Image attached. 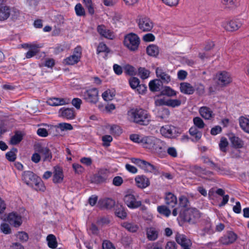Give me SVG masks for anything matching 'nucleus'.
<instances>
[{
  "mask_svg": "<svg viewBox=\"0 0 249 249\" xmlns=\"http://www.w3.org/2000/svg\"><path fill=\"white\" fill-rule=\"evenodd\" d=\"M59 116L67 119H73L75 113L73 108H62L59 110Z\"/></svg>",
  "mask_w": 249,
  "mask_h": 249,
  "instance_id": "4be33fe9",
  "label": "nucleus"
},
{
  "mask_svg": "<svg viewBox=\"0 0 249 249\" xmlns=\"http://www.w3.org/2000/svg\"><path fill=\"white\" fill-rule=\"evenodd\" d=\"M229 138L233 147L236 148H241L244 145L243 141L236 137L234 134L231 133L229 135Z\"/></svg>",
  "mask_w": 249,
  "mask_h": 249,
  "instance_id": "bb28decb",
  "label": "nucleus"
},
{
  "mask_svg": "<svg viewBox=\"0 0 249 249\" xmlns=\"http://www.w3.org/2000/svg\"><path fill=\"white\" fill-rule=\"evenodd\" d=\"M129 82L130 87L133 89H136L140 84L139 79L135 77L130 78Z\"/></svg>",
  "mask_w": 249,
  "mask_h": 249,
  "instance_id": "6e6d98bb",
  "label": "nucleus"
},
{
  "mask_svg": "<svg viewBox=\"0 0 249 249\" xmlns=\"http://www.w3.org/2000/svg\"><path fill=\"white\" fill-rule=\"evenodd\" d=\"M216 83L220 87H225L232 82L231 74L226 71L218 72L216 75Z\"/></svg>",
  "mask_w": 249,
  "mask_h": 249,
  "instance_id": "423d86ee",
  "label": "nucleus"
},
{
  "mask_svg": "<svg viewBox=\"0 0 249 249\" xmlns=\"http://www.w3.org/2000/svg\"><path fill=\"white\" fill-rule=\"evenodd\" d=\"M146 235L149 240L154 241L158 238V232L154 228H147L146 229Z\"/></svg>",
  "mask_w": 249,
  "mask_h": 249,
  "instance_id": "473e14b6",
  "label": "nucleus"
},
{
  "mask_svg": "<svg viewBox=\"0 0 249 249\" xmlns=\"http://www.w3.org/2000/svg\"><path fill=\"white\" fill-rule=\"evenodd\" d=\"M131 161L147 172H154L157 171L156 167L150 163L139 159L132 158Z\"/></svg>",
  "mask_w": 249,
  "mask_h": 249,
  "instance_id": "9d476101",
  "label": "nucleus"
},
{
  "mask_svg": "<svg viewBox=\"0 0 249 249\" xmlns=\"http://www.w3.org/2000/svg\"><path fill=\"white\" fill-rule=\"evenodd\" d=\"M1 231L5 234H9L11 232L9 226L6 223H3L0 226Z\"/></svg>",
  "mask_w": 249,
  "mask_h": 249,
  "instance_id": "774afa93",
  "label": "nucleus"
},
{
  "mask_svg": "<svg viewBox=\"0 0 249 249\" xmlns=\"http://www.w3.org/2000/svg\"><path fill=\"white\" fill-rule=\"evenodd\" d=\"M179 206L178 207V209L180 211V210H184L185 209H188V205H189V201L188 198L185 196H181L179 198Z\"/></svg>",
  "mask_w": 249,
  "mask_h": 249,
  "instance_id": "58836bf2",
  "label": "nucleus"
},
{
  "mask_svg": "<svg viewBox=\"0 0 249 249\" xmlns=\"http://www.w3.org/2000/svg\"><path fill=\"white\" fill-rule=\"evenodd\" d=\"M59 128L61 130H71L73 127L70 124L68 123H60L59 124Z\"/></svg>",
  "mask_w": 249,
  "mask_h": 249,
  "instance_id": "69168bd1",
  "label": "nucleus"
},
{
  "mask_svg": "<svg viewBox=\"0 0 249 249\" xmlns=\"http://www.w3.org/2000/svg\"><path fill=\"white\" fill-rule=\"evenodd\" d=\"M34 150L42 154L43 161H51L52 159V154L48 147L43 146L40 143H36L34 145Z\"/></svg>",
  "mask_w": 249,
  "mask_h": 249,
  "instance_id": "9b49d317",
  "label": "nucleus"
},
{
  "mask_svg": "<svg viewBox=\"0 0 249 249\" xmlns=\"http://www.w3.org/2000/svg\"><path fill=\"white\" fill-rule=\"evenodd\" d=\"M17 237L21 242H26L28 240V235L24 231L18 232L17 235Z\"/></svg>",
  "mask_w": 249,
  "mask_h": 249,
  "instance_id": "5fc2aeb1",
  "label": "nucleus"
},
{
  "mask_svg": "<svg viewBox=\"0 0 249 249\" xmlns=\"http://www.w3.org/2000/svg\"><path fill=\"white\" fill-rule=\"evenodd\" d=\"M124 72L128 75H134L136 74V70L133 66L127 65L124 67Z\"/></svg>",
  "mask_w": 249,
  "mask_h": 249,
  "instance_id": "864d4df0",
  "label": "nucleus"
},
{
  "mask_svg": "<svg viewBox=\"0 0 249 249\" xmlns=\"http://www.w3.org/2000/svg\"><path fill=\"white\" fill-rule=\"evenodd\" d=\"M189 134L193 137L191 141L193 142H197L199 141L202 137V133L195 127H191L189 130Z\"/></svg>",
  "mask_w": 249,
  "mask_h": 249,
  "instance_id": "c85d7f7f",
  "label": "nucleus"
},
{
  "mask_svg": "<svg viewBox=\"0 0 249 249\" xmlns=\"http://www.w3.org/2000/svg\"><path fill=\"white\" fill-rule=\"evenodd\" d=\"M64 178L62 169L59 166L54 167L53 182L54 183H59L62 182Z\"/></svg>",
  "mask_w": 249,
  "mask_h": 249,
  "instance_id": "5701e85b",
  "label": "nucleus"
},
{
  "mask_svg": "<svg viewBox=\"0 0 249 249\" xmlns=\"http://www.w3.org/2000/svg\"><path fill=\"white\" fill-rule=\"evenodd\" d=\"M128 119L134 123L146 125L150 121V115L147 111L141 108H133L127 112Z\"/></svg>",
  "mask_w": 249,
  "mask_h": 249,
  "instance_id": "f257e3e1",
  "label": "nucleus"
},
{
  "mask_svg": "<svg viewBox=\"0 0 249 249\" xmlns=\"http://www.w3.org/2000/svg\"><path fill=\"white\" fill-rule=\"evenodd\" d=\"M146 52L149 55L156 57L159 53V49L155 45H150L147 47Z\"/></svg>",
  "mask_w": 249,
  "mask_h": 249,
  "instance_id": "f704fd0d",
  "label": "nucleus"
},
{
  "mask_svg": "<svg viewBox=\"0 0 249 249\" xmlns=\"http://www.w3.org/2000/svg\"><path fill=\"white\" fill-rule=\"evenodd\" d=\"M161 83L159 80L155 79L151 81L149 83V87L150 90L152 91H156L160 90V83Z\"/></svg>",
  "mask_w": 249,
  "mask_h": 249,
  "instance_id": "4c0bfd02",
  "label": "nucleus"
},
{
  "mask_svg": "<svg viewBox=\"0 0 249 249\" xmlns=\"http://www.w3.org/2000/svg\"><path fill=\"white\" fill-rule=\"evenodd\" d=\"M202 160L204 163L209 164L213 169H215L218 172L220 173V174H222V172L224 171V169L223 168L219 167L217 164H215L211 160H210L209 158L206 157H202Z\"/></svg>",
  "mask_w": 249,
  "mask_h": 249,
  "instance_id": "c9c22d12",
  "label": "nucleus"
},
{
  "mask_svg": "<svg viewBox=\"0 0 249 249\" xmlns=\"http://www.w3.org/2000/svg\"><path fill=\"white\" fill-rule=\"evenodd\" d=\"M140 43V38L135 34H128L124 37V45L131 51H136L137 50L139 46Z\"/></svg>",
  "mask_w": 249,
  "mask_h": 249,
  "instance_id": "20e7f679",
  "label": "nucleus"
},
{
  "mask_svg": "<svg viewBox=\"0 0 249 249\" xmlns=\"http://www.w3.org/2000/svg\"><path fill=\"white\" fill-rule=\"evenodd\" d=\"M216 193L219 196H223L222 202L219 204L220 206H224L228 201L229 199V195H225V191L222 189H218L216 191Z\"/></svg>",
  "mask_w": 249,
  "mask_h": 249,
  "instance_id": "ea45409f",
  "label": "nucleus"
},
{
  "mask_svg": "<svg viewBox=\"0 0 249 249\" xmlns=\"http://www.w3.org/2000/svg\"><path fill=\"white\" fill-rule=\"evenodd\" d=\"M115 214L117 216L121 219H124L127 216L126 212L121 205L118 206L117 208L116 209Z\"/></svg>",
  "mask_w": 249,
  "mask_h": 249,
  "instance_id": "37998d69",
  "label": "nucleus"
},
{
  "mask_svg": "<svg viewBox=\"0 0 249 249\" xmlns=\"http://www.w3.org/2000/svg\"><path fill=\"white\" fill-rule=\"evenodd\" d=\"M224 8L228 11L235 9L239 5V0H221Z\"/></svg>",
  "mask_w": 249,
  "mask_h": 249,
  "instance_id": "a211bd4d",
  "label": "nucleus"
},
{
  "mask_svg": "<svg viewBox=\"0 0 249 249\" xmlns=\"http://www.w3.org/2000/svg\"><path fill=\"white\" fill-rule=\"evenodd\" d=\"M237 239V235L232 231L227 232L223 235L220 239V242L224 245L232 244Z\"/></svg>",
  "mask_w": 249,
  "mask_h": 249,
  "instance_id": "f3484780",
  "label": "nucleus"
},
{
  "mask_svg": "<svg viewBox=\"0 0 249 249\" xmlns=\"http://www.w3.org/2000/svg\"><path fill=\"white\" fill-rule=\"evenodd\" d=\"M160 132L162 136L168 138H176L180 133L177 128L168 124L162 126Z\"/></svg>",
  "mask_w": 249,
  "mask_h": 249,
  "instance_id": "0eeeda50",
  "label": "nucleus"
},
{
  "mask_svg": "<svg viewBox=\"0 0 249 249\" xmlns=\"http://www.w3.org/2000/svg\"><path fill=\"white\" fill-rule=\"evenodd\" d=\"M98 204L102 208L110 209L115 206V201L111 198H104L99 200Z\"/></svg>",
  "mask_w": 249,
  "mask_h": 249,
  "instance_id": "b1692460",
  "label": "nucleus"
},
{
  "mask_svg": "<svg viewBox=\"0 0 249 249\" xmlns=\"http://www.w3.org/2000/svg\"><path fill=\"white\" fill-rule=\"evenodd\" d=\"M75 11L78 16H84L85 15V9L80 3H78L75 5Z\"/></svg>",
  "mask_w": 249,
  "mask_h": 249,
  "instance_id": "603ef678",
  "label": "nucleus"
},
{
  "mask_svg": "<svg viewBox=\"0 0 249 249\" xmlns=\"http://www.w3.org/2000/svg\"><path fill=\"white\" fill-rule=\"evenodd\" d=\"M179 216L183 221L194 223L200 215L197 210L195 208H189L184 210H180Z\"/></svg>",
  "mask_w": 249,
  "mask_h": 249,
  "instance_id": "7ed1b4c3",
  "label": "nucleus"
},
{
  "mask_svg": "<svg viewBox=\"0 0 249 249\" xmlns=\"http://www.w3.org/2000/svg\"><path fill=\"white\" fill-rule=\"evenodd\" d=\"M180 89L181 92L186 94H192L195 89L189 83L184 82L180 84Z\"/></svg>",
  "mask_w": 249,
  "mask_h": 249,
  "instance_id": "7c9ffc66",
  "label": "nucleus"
},
{
  "mask_svg": "<svg viewBox=\"0 0 249 249\" xmlns=\"http://www.w3.org/2000/svg\"><path fill=\"white\" fill-rule=\"evenodd\" d=\"M23 139L22 135L21 133L16 132L10 140V143L12 145H16L19 143Z\"/></svg>",
  "mask_w": 249,
  "mask_h": 249,
  "instance_id": "79ce46f5",
  "label": "nucleus"
},
{
  "mask_svg": "<svg viewBox=\"0 0 249 249\" xmlns=\"http://www.w3.org/2000/svg\"><path fill=\"white\" fill-rule=\"evenodd\" d=\"M157 209L160 213L166 216H168L171 214L170 210L165 206H158Z\"/></svg>",
  "mask_w": 249,
  "mask_h": 249,
  "instance_id": "3c124183",
  "label": "nucleus"
},
{
  "mask_svg": "<svg viewBox=\"0 0 249 249\" xmlns=\"http://www.w3.org/2000/svg\"><path fill=\"white\" fill-rule=\"evenodd\" d=\"M143 137L138 134H131L130 135V139L133 142L141 144V140Z\"/></svg>",
  "mask_w": 249,
  "mask_h": 249,
  "instance_id": "bf43d9fd",
  "label": "nucleus"
},
{
  "mask_svg": "<svg viewBox=\"0 0 249 249\" xmlns=\"http://www.w3.org/2000/svg\"><path fill=\"white\" fill-rule=\"evenodd\" d=\"M109 223V219L107 217H100L97 221V223L98 225L104 226Z\"/></svg>",
  "mask_w": 249,
  "mask_h": 249,
  "instance_id": "338daca9",
  "label": "nucleus"
},
{
  "mask_svg": "<svg viewBox=\"0 0 249 249\" xmlns=\"http://www.w3.org/2000/svg\"><path fill=\"white\" fill-rule=\"evenodd\" d=\"M102 141L103 142V145L108 146L110 142L112 141V138L110 135H105L103 136Z\"/></svg>",
  "mask_w": 249,
  "mask_h": 249,
  "instance_id": "052dcab7",
  "label": "nucleus"
},
{
  "mask_svg": "<svg viewBox=\"0 0 249 249\" xmlns=\"http://www.w3.org/2000/svg\"><path fill=\"white\" fill-rule=\"evenodd\" d=\"M115 93L110 90H107L102 94V97L106 101H111L115 96Z\"/></svg>",
  "mask_w": 249,
  "mask_h": 249,
  "instance_id": "49530a36",
  "label": "nucleus"
},
{
  "mask_svg": "<svg viewBox=\"0 0 249 249\" xmlns=\"http://www.w3.org/2000/svg\"><path fill=\"white\" fill-rule=\"evenodd\" d=\"M141 145L144 148L157 153L165 151L166 148L164 142L153 136H143L141 140Z\"/></svg>",
  "mask_w": 249,
  "mask_h": 249,
  "instance_id": "f03ea898",
  "label": "nucleus"
},
{
  "mask_svg": "<svg viewBox=\"0 0 249 249\" xmlns=\"http://www.w3.org/2000/svg\"><path fill=\"white\" fill-rule=\"evenodd\" d=\"M97 30L98 33L102 36L105 38L112 39L114 35L112 32L108 30L103 25L98 26Z\"/></svg>",
  "mask_w": 249,
  "mask_h": 249,
  "instance_id": "6ab92c4d",
  "label": "nucleus"
},
{
  "mask_svg": "<svg viewBox=\"0 0 249 249\" xmlns=\"http://www.w3.org/2000/svg\"><path fill=\"white\" fill-rule=\"evenodd\" d=\"M243 25L241 19L235 18L223 21L222 26L228 32H234L238 30Z\"/></svg>",
  "mask_w": 249,
  "mask_h": 249,
  "instance_id": "39448f33",
  "label": "nucleus"
},
{
  "mask_svg": "<svg viewBox=\"0 0 249 249\" xmlns=\"http://www.w3.org/2000/svg\"><path fill=\"white\" fill-rule=\"evenodd\" d=\"M69 99L60 98H51L47 101V103L51 106H59L68 104Z\"/></svg>",
  "mask_w": 249,
  "mask_h": 249,
  "instance_id": "412c9836",
  "label": "nucleus"
},
{
  "mask_svg": "<svg viewBox=\"0 0 249 249\" xmlns=\"http://www.w3.org/2000/svg\"><path fill=\"white\" fill-rule=\"evenodd\" d=\"M156 75L162 82L168 83L171 80L170 76L164 72L161 68H158L156 71Z\"/></svg>",
  "mask_w": 249,
  "mask_h": 249,
  "instance_id": "c756f323",
  "label": "nucleus"
},
{
  "mask_svg": "<svg viewBox=\"0 0 249 249\" xmlns=\"http://www.w3.org/2000/svg\"><path fill=\"white\" fill-rule=\"evenodd\" d=\"M165 201L167 205L173 208L177 204V199L173 194L169 193L166 195Z\"/></svg>",
  "mask_w": 249,
  "mask_h": 249,
  "instance_id": "2f4dec72",
  "label": "nucleus"
},
{
  "mask_svg": "<svg viewBox=\"0 0 249 249\" xmlns=\"http://www.w3.org/2000/svg\"><path fill=\"white\" fill-rule=\"evenodd\" d=\"M193 123L195 125V127H196L199 129H202L205 126V124H204L202 119L199 117H196L194 118Z\"/></svg>",
  "mask_w": 249,
  "mask_h": 249,
  "instance_id": "a18cd8bd",
  "label": "nucleus"
},
{
  "mask_svg": "<svg viewBox=\"0 0 249 249\" xmlns=\"http://www.w3.org/2000/svg\"><path fill=\"white\" fill-rule=\"evenodd\" d=\"M48 246L52 249H55L56 248L57 243L56 238L53 234H49L47 237Z\"/></svg>",
  "mask_w": 249,
  "mask_h": 249,
  "instance_id": "a19ab883",
  "label": "nucleus"
},
{
  "mask_svg": "<svg viewBox=\"0 0 249 249\" xmlns=\"http://www.w3.org/2000/svg\"><path fill=\"white\" fill-rule=\"evenodd\" d=\"M82 103V100L78 98H73L71 101L72 105L77 109L80 108Z\"/></svg>",
  "mask_w": 249,
  "mask_h": 249,
  "instance_id": "680f3d73",
  "label": "nucleus"
},
{
  "mask_svg": "<svg viewBox=\"0 0 249 249\" xmlns=\"http://www.w3.org/2000/svg\"><path fill=\"white\" fill-rule=\"evenodd\" d=\"M228 145V142L227 139L225 138H222L219 144L220 150L222 152H226L227 151L226 147Z\"/></svg>",
  "mask_w": 249,
  "mask_h": 249,
  "instance_id": "4d7b16f0",
  "label": "nucleus"
},
{
  "mask_svg": "<svg viewBox=\"0 0 249 249\" xmlns=\"http://www.w3.org/2000/svg\"><path fill=\"white\" fill-rule=\"evenodd\" d=\"M111 132L112 134L116 135H119L122 133V129L118 125H114L110 128Z\"/></svg>",
  "mask_w": 249,
  "mask_h": 249,
  "instance_id": "0e129e2a",
  "label": "nucleus"
},
{
  "mask_svg": "<svg viewBox=\"0 0 249 249\" xmlns=\"http://www.w3.org/2000/svg\"><path fill=\"white\" fill-rule=\"evenodd\" d=\"M108 174L109 172L107 170L105 169H100L93 176L92 182L95 183H101L105 182L107 178Z\"/></svg>",
  "mask_w": 249,
  "mask_h": 249,
  "instance_id": "f8f14e48",
  "label": "nucleus"
},
{
  "mask_svg": "<svg viewBox=\"0 0 249 249\" xmlns=\"http://www.w3.org/2000/svg\"><path fill=\"white\" fill-rule=\"evenodd\" d=\"M81 56L82 48L80 46H77L74 49L73 54L65 59V63L69 65H74L80 61Z\"/></svg>",
  "mask_w": 249,
  "mask_h": 249,
  "instance_id": "6e6552de",
  "label": "nucleus"
},
{
  "mask_svg": "<svg viewBox=\"0 0 249 249\" xmlns=\"http://www.w3.org/2000/svg\"><path fill=\"white\" fill-rule=\"evenodd\" d=\"M7 221L14 227H19L22 223L21 217L15 213H11L7 216Z\"/></svg>",
  "mask_w": 249,
  "mask_h": 249,
  "instance_id": "dca6fc26",
  "label": "nucleus"
},
{
  "mask_svg": "<svg viewBox=\"0 0 249 249\" xmlns=\"http://www.w3.org/2000/svg\"><path fill=\"white\" fill-rule=\"evenodd\" d=\"M124 199L126 205L130 208H137L142 204L141 202L137 201L135 196L132 194L126 195Z\"/></svg>",
  "mask_w": 249,
  "mask_h": 249,
  "instance_id": "4468645a",
  "label": "nucleus"
},
{
  "mask_svg": "<svg viewBox=\"0 0 249 249\" xmlns=\"http://www.w3.org/2000/svg\"><path fill=\"white\" fill-rule=\"evenodd\" d=\"M38 177L33 172L28 171H25L22 174V180L28 185L33 187L35 181Z\"/></svg>",
  "mask_w": 249,
  "mask_h": 249,
  "instance_id": "ddd939ff",
  "label": "nucleus"
},
{
  "mask_svg": "<svg viewBox=\"0 0 249 249\" xmlns=\"http://www.w3.org/2000/svg\"><path fill=\"white\" fill-rule=\"evenodd\" d=\"M33 187H34L36 191H44L45 189V187L43 182L39 178H37Z\"/></svg>",
  "mask_w": 249,
  "mask_h": 249,
  "instance_id": "c03bdc74",
  "label": "nucleus"
},
{
  "mask_svg": "<svg viewBox=\"0 0 249 249\" xmlns=\"http://www.w3.org/2000/svg\"><path fill=\"white\" fill-rule=\"evenodd\" d=\"M176 241L182 247L184 246H191L192 243L190 239L186 238V237L183 235L179 233H177L176 235Z\"/></svg>",
  "mask_w": 249,
  "mask_h": 249,
  "instance_id": "cd10ccee",
  "label": "nucleus"
},
{
  "mask_svg": "<svg viewBox=\"0 0 249 249\" xmlns=\"http://www.w3.org/2000/svg\"><path fill=\"white\" fill-rule=\"evenodd\" d=\"M199 113L201 116L205 120H211L214 116L212 110L206 106L201 107L199 109Z\"/></svg>",
  "mask_w": 249,
  "mask_h": 249,
  "instance_id": "aec40b11",
  "label": "nucleus"
},
{
  "mask_svg": "<svg viewBox=\"0 0 249 249\" xmlns=\"http://www.w3.org/2000/svg\"><path fill=\"white\" fill-rule=\"evenodd\" d=\"M139 75L141 78L145 79L147 78L150 74V71L144 68H140L138 69Z\"/></svg>",
  "mask_w": 249,
  "mask_h": 249,
  "instance_id": "8fccbe9b",
  "label": "nucleus"
},
{
  "mask_svg": "<svg viewBox=\"0 0 249 249\" xmlns=\"http://www.w3.org/2000/svg\"><path fill=\"white\" fill-rule=\"evenodd\" d=\"M239 124L242 129L247 133H249V119L241 117L239 119Z\"/></svg>",
  "mask_w": 249,
  "mask_h": 249,
  "instance_id": "e433bc0d",
  "label": "nucleus"
},
{
  "mask_svg": "<svg viewBox=\"0 0 249 249\" xmlns=\"http://www.w3.org/2000/svg\"><path fill=\"white\" fill-rule=\"evenodd\" d=\"M122 226L131 232H136L139 229L138 225L132 222H124Z\"/></svg>",
  "mask_w": 249,
  "mask_h": 249,
  "instance_id": "72a5a7b5",
  "label": "nucleus"
},
{
  "mask_svg": "<svg viewBox=\"0 0 249 249\" xmlns=\"http://www.w3.org/2000/svg\"><path fill=\"white\" fill-rule=\"evenodd\" d=\"M35 152L32 155L31 160L35 163H38L40 160H41V156L40 155V152H37L36 150H35Z\"/></svg>",
  "mask_w": 249,
  "mask_h": 249,
  "instance_id": "13d9d810",
  "label": "nucleus"
},
{
  "mask_svg": "<svg viewBox=\"0 0 249 249\" xmlns=\"http://www.w3.org/2000/svg\"><path fill=\"white\" fill-rule=\"evenodd\" d=\"M165 104L167 106L175 107L181 105V101L178 99H169L165 102Z\"/></svg>",
  "mask_w": 249,
  "mask_h": 249,
  "instance_id": "09e8293b",
  "label": "nucleus"
},
{
  "mask_svg": "<svg viewBox=\"0 0 249 249\" xmlns=\"http://www.w3.org/2000/svg\"><path fill=\"white\" fill-rule=\"evenodd\" d=\"M176 92L169 87H165L161 91V94L168 96H173L176 95Z\"/></svg>",
  "mask_w": 249,
  "mask_h": 249,
  "instance_id": "de8ad7c7",
  "label": "nucleus"
},
{
  "mask_svg": "<svg viewBox=\"0 0 249 249\" xmlns=\"http://www.w3.org/2000/svg\"><path fill=\"white\" fill-rule=\"evenodd\" d=\"M11 8L8 6L0 4V21L7 19L11 15Z\"/></svg>",
  "mask_w": 249,
  "mask_h": 249,
  "instance_id": "a878e982",
  "label": "nucleus"
},
{
  "mask_svg": "<svg viewBox=\"0 0 249 249\" xmlns=\"http://www.w3.org/2000/svg\"><path fill=\"white\" fill-rule=\"evenodd\" d=\"M137 186L140 188L143 189L150 185L149 179L144 176H138L135 178Z\"/></svg>",
  "mask_w": 249,
  "mask_h": 249,
  "instance_id": "393cba45",
  "label": "nucleus"
},
{
  "mask_svg": "<svg viewBox=\"0 0 249 249\" xmlns=\"http://www.w3.org/2000/svg\"><path fill=\"white\" fill-rule=\"evenodd\" d=\"M83 97L87 102L95 104L98 100V90L95 88L87 90L83 93Z\"/></svg>",
  "mask_w": 249,
  "mask_h": 249,
  "instance_id": "1a4fd4ad",
  "label": "nucleus"
},
{
  "mask_svg": "<svg viewBox=\"0 0 249 249\" xmlns=\"http://www.w3.org/2000/svg\"><path fill=\"white\" fill-rule=\"evenodd\" d=\"M72 168L75 172L78 174L83 173L84 170V168L78 163H73L72 164Z\"/></svg>",
  "mask_w": 249,
  "mask_h": 249,
  "instance_id": "e2e57ef3",
  "label": "nucleus"
},
{
  "mask_svg": "<svg viewBox=\"0 0 249 249\" xmlns=\"http://www.w3.org/2000/svg\"><path fill=\"white\" fill-rule=\"evenodd\" d=\"M138 25L140 29L144 32L150 31L153 27L152 21L146 17L140 18Z\"/></svg>",
  "mask_w": 249,
  "mask_h": 249,
  "instance_id": "2eb2a0df",
  "label": "nucleus"
}]
</instances>
